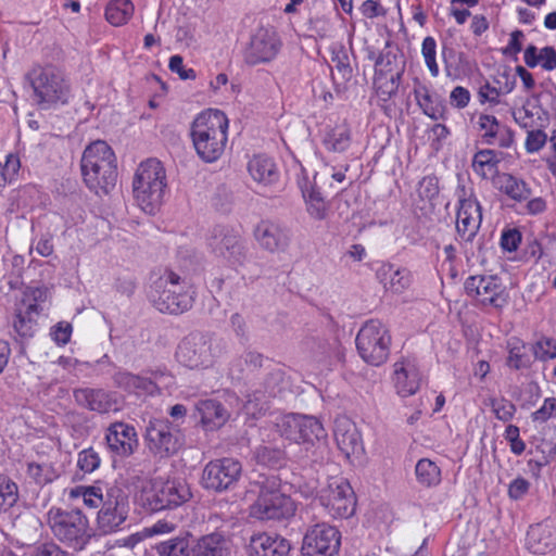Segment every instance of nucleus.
<instances>
[{
    "label": "nucleus",
    "mask_w": 556,
    "mask_h": 556,
    "mask_svg": "<svg viewBox=\"0 0 556 556\" xmlns=\"http://www.w3.org/2000/svg\"><path fill=\"white\" fill-rule=\"evenodd\" d=\"M31 89V99L41 110L67 105L72 98V84L65 71L58 65L34 64L25 74Z\"/></svg>",
    "instance_id": "obj_1"
},
{
    "label": "nucleus",
    "mask_w": 556,
    "mask_h": 556,
    "mask_svg": "<svg viewBox=\"0 0 556 556\" xmlns=\"http://www.w3.org/2000/svg\"><path fill=\"white\" fill-rule=\"evenodd\" d=\"M229 121L217 109H207L199 113L190 127V137L199 157L205 163L218 161L228 143Z\"/></svg>",
    "instance_id": "obj_2"
},
{
    "label": "nucleus",
    "mask_w": 556,
    "mask_h": 556,
    "mask_svg": "<svg viewBox=\"0 0 556 556\" xmlns=\"http://www.w3.org/2000/svg\"><path fill=\"white\" fill-rule=\"evenodd\" d=\"M80 167L84 182L96 194H108L115 187L116 156L105 141L96 140L86 147Z\"/></svg>",
    "instance_id": "obj_3"
},
{
    "label": "nucleus",
    "mask_w": 556,
    "mask_h": 556,
    "mask_svg": "<svg viewBox=\"0 0 556 556\" xmlns=\"http://www.w3.org/2000/svg\"><path fill=\"white\" fill-rule=\"evenodd\" d=\"M192 498L189 484L179 478L156 477L144 481L138 501L149 513L176 509Z\"/></svg>",
    "instance_id": "obj_4"
},
{
    "label": "nucleus",
    "mask_w": 556,
    "mask_h": 556,
    "mask_svg": "<svg viewBox=\"0 0 556 556\" xmlns=\"http://www.w3.org/2000/svg\"><path fill=\"white\" fill-rule=\"evenodd\" d=\"M166 187V170L161 161L148 159L138 165L132 179V193L143 212L152 215L160 208Z\"/></svg>",
    "instance_id": "obj_5"
},
{
    "label": "nucleus",
    "mask_w": 556,
    "mask_h": 556,
    "mask_svg": "<svg viewBox=\"0 0 556 556\" xmlns=\"http://www.w3.org/2000/svg\"><path fill=\"white\" fill-rule=\"evenodd\" d=\"M258 494L251 504L249 514L261 521L285 520L294 516V501L282 492L281 480L277 476H264L257 481Z\"/></svg>",
    "instance_id": "obj_6"
},
{
    "label": "nucleus",
    "mask_w": 556,
    "mask_h": 556,
    "mask_svg": "<svg viewBox=\"0 0 556 556\" xmlns=\"http://www.w3.org/2000/svg\"><path fill=\"white\" fill-rule=\"evenodd\" d=\"M47 523L60 542L74 549L85 548L91 538L89 520L79 509L51 507L47 514Z\"/></svg>",
    "instance_id": "obj_7"
},
{
    "label": "nucleus",
    "mask_w": 556,
    "mask_h": 556,
    "mask_svg": "<svg viewBox=\"0 0 556 556\" xmlns=\"http://www.w3.org/2000/svg\"><path fill=\"white\" fill-rule=\"evenodd\" d=\"M185 280L172 269L164 273L153 282L151 300L161 313L181 314L191 308L193 295L185 290Z\"/></svg>",
    "instance_id": "obj_8"
},
{
    "label": "nucleus",
    "mask_w": 556,
    "mask_h": 556,
    "mask_svg": "<svg viewBox=\"0 0 556 556\" xmlns=\"http://www.w3.org/2000/svg\"><path fill=\"white\" fill-rule=\"evenodd\" d=\"M391 342L389 328L379 319L367 320L355 339L359 356L371 366H380L388 361Z\"/></svg>",
    "instance_id": "obj_9"
},
{
    "label": "nucleus",
    "mask_w": 556,
    "mask_h": 556,
    "mask_svg": "<svg viewBox=\"0 0 556 556\" xmlns=\"http://www.w3.org/2000/svg\"><path fill=\"white\" fill-rule=\"evenodd\" d=\"M315 500L333 519H349L355 514L356 494L343 477H331L316 494Z\"/></svg>",
    "instance_id": "obj_10"
},
{
    "label": "nucleus",
    "mask_w": 556,
    "mask_h": 556,
    "mask_svg": "<svg viewBox=\"0 0 556 556\" xmlns=\"http://www.w3.org/2000/svg\"><path fill=\"white\" fill-rule=\"evenodd\" d=\"M282 46L281 37L274 26H260L251 34L243 49V61L249 66L270 63L279 55Z\"/></svg>",
    "instance_id": "obj_11"
},
{
    "label": "nucleus",
    "mask_w": 556,
    "mask_h": 556,
    "mask_svg": "<svg viewBox=\"0 0 556 556\" xmlns=\"http://www.w3.org/2000/svg\"><path fill=\"white\" fill-rule=\"evenodd\" d=\"M466 294L475 305L503 308L508 300L506 288L495 275H473L465 280Z\"/></svg>",
    "instance_id": "obj_12"
},
{
    "label": "nucleus",
    "mask_w": 556,
    "mask_h": 556,
    "mask_svg": "<svg viewBox=\"0 0 556 556\" xmlns=\"http://www.w3.org/2000/svg\"><path fill=\"white\" fill-rule=\"evenodd\" d=\"M129 497L118 485L105 488V497L98 511L97 522L99 529L108 534L118 531L129 514Z\"/></svg>",
    "instance_id": "obj_13"
},
{
    "label": "nucleus",
    "mask_w": 556,
    "mask_h": 556,
    "mask_svg": "<svg viewBox=\"0 0 556 556\" xmlns=\"http://www.w3.org/2000/svg\"><path fill=\"white\" fill-rule=\"evenodd\" d=\"M275 427L280 437L295 443H313L325 435L323 424L317 418L294 413L277 417Z\"/></svg>",
    "instance_id": "obj_14"
},
{
    "label": "nucleus",
    "mask_w": 556,
    "mask_h": 556,
    "mask_svg": "<svg viewBox=\"0 0 556 556\" xmlns=\"http://www.w3.org/2000/svg\"><path fill=\"white\" fill-rule=\"evenodd\" d=\"M242 475L241 463L232 457L210 460L203 469L201 483L206 490L222 493L232 489Z\"/></svg>",
    "instance_id": "obj_15"
},
{
    "label": "nucleus",
    "mask_w": 556,
    "mask_h": 556,
    "mask_svg": "<svg viewBox=\"0 0 556 556\" xmlns=\"http://www.w3.org/2000/svg\"><path fill=\"white\" fill-rule=\"evenodd\" d=\"M341 546V532L326 522L316 523L304 534L302 556H336Z\"/></svg>",
    "instance_id": "obj_16"
},
{
    "label": "nucleus",
    "mask_w": 556,
    "mask_h": 556,
    "mask_svg": "<svg viewBox=\"0 0 556 556\" xmlns=\"http://www.w3.org/2000/svg\"><path fill=\"white\" fill-rule=\"evenodd\" d=\"M478 139L482 144L509 150L516 147V132L495 115L480 113L475 123Z\"/></svg>",
    "instance_id": "obj_17"
},
{
    "label": "nucleus",
    "mask_w": 556,
    "mask_h": 556,
    "mask_svg": "<svg viewBox=\"0 0 556 556\" xmlns=\"http://www.w3.org/2000/svg\"><path fill=\"white\" fill-rule=\"evenodd\" d=\"M144 439L149 451L160 458L173 456L180 447L177 431L173 430L169 420L163 418H154L149 421Z\"/></svg>",
    "instance_id": "obj_18"
},
{
    "label": "nucleus",
    "mask_w": 556,
    "mask_h": 556,
    "mask_svg": "<svg viewBox=\"0 0 556 556\" xmlns=\"http://www.w3.org/2000/svg\"><path fill=\"white\" fill-rule=\"evenodd\" d=\"M47 291L43 288H29L22 300L21 306L15 311L13 328L22 338H31L37 328L41 308L39 302H43Z\"/></svg>",
    "instance_id": "obj_19"
},
{
    "label": "nucleus",
    "mask_w": 556,
    "mask_h": 556,
    "mask_svg": "<svg viewBox=\"0 0 556 556\" xmlns=\"http://www.w3.org/2000/svg\"><path fill=\"white\" fill-rule=\"evenodd\" d=\"M176 358L190 369L207 368L213 364L212 345L202 336L188 337L179 343Z\"/></svg>",
    "instance_id": "obj_20"
},
{
    "label": "nucleus",
    "mask_w": 556,
    "mask_h": 556,
    "mask_svg": "<svg viewBox=\"0 0 556 556\" xmlns=\"http://www.w3.org/2000/svg\"><path fill=\"white\" fill-rule=\"evenodd\" d=\"M482 222V208L473 194L459 198L456 212V231L463 242H472Z\"/></svg>",
    "instance_id": "obj_21"
},
{
    "label": "nucleus",
    "mask_w": 556,
    "mask_h": 556,
    "mask_svg": "<svg viewBox=\"0 0 556 556\" xmlns=\"http://www.w3.org/2000/svg\"><path fill=\"white\" fill-rule=\"evenodd\" d=\"M105 442L110 453L119 458L131 456L138 447V435L134 426L116 421L105 430Z\"/></svg>",
    "instance_id": "obj_22"
},
{
    "label": "nucleus",
    "mask_w": 556,
    "mask_h": 556,
    "mask_svg": "<svg viewBox=\"0 0 556 556\" xmlns=\"http://www.w3.org/2000/svg\"><path fill=\"white\" fill-rule=\"evenodd\" d=\"M333 437L338 448L348 458L359 457L364 453V442L356 424L346 416L334 419Z\"/></svg>",
    "instance_id": "obj_23"
},
{
    "label": "nucleus",
    "mask_w": 556,
    "mask_h": 556,
    "mask_svg": "<svg viewBox=\"0 0 556 556\" xmlns=\"http://www.w3.org/2000/svg\"><path fill=\"white\" fill-rule=\"evenodd\" d=\"M210 245L218 255L232 265H242L245 260V250L240 235L233 230L219 229L211 238Z\"/></svg>",
    "instance_id": "obj_24"
},
{
    "label": "nucleus",
    "mask_w": 556,
    "mask_h": 556,
    "mask_svg": "<svg viewBox=\"0 0 556 556\" xmlns=\"http://www.w3.org/2000/svg\"><path fill=\"white\" fill-rule=\"evenodd\" d=\"M74 399L79 406L99 414H106L118 409V403L113 393L103 389H76L74 391Z\"/></svg>",
    "instance_id": "obj_25"
},
{
    "label": "nucleus",
    "mask_w": 556,
    "mask_h": 556,
    "mask_svg": "<svg viewBox=\"0 0 556 556\" xmlns=\"http://www.w3.org/2000/svg\"><path fill=\"white\" fill-rule=\"evenodd\" d=\"M393 383L402 397L414 395L420 388L421 377L417 366L408 359H400L393 365Z\"/></svg>",
    "instance_id": "obj_26"
},
{
    "label": "nucleus",
    "mask_w": 556,
    "mask_h": 556,
    "mask_svg": "<svg viewBox=\"0 0 556 556\" xmlns=\"http://www.w3.org/2000/svg\"><path fill=\"white\" fill-rule=\"evenodd\" d=\"M321 144L330 153H344L352 144V128L346 121L327 124L320 130Z\"/></svg>",
    "instance_id": "obj_27"
},
{
    "label": "nucleus",
    "mask_w": 556,
    "mask_h": 556,
    "mask_svg": "<svg viewBox=\"0 0 556 556\" xmlns=\"http://www.w3.org/2000/svg\"><path fill=\"white\" fill-rule=\"evenodd\" d=\"M249 549L251 556H287L291 545L279 534L261 532L251 536Z\"/></svg>",
    "instance_id": "obj_28"
},
{
    "label": "nucleus",
    "mask_w": 556,
    "mask_h": 556,
    "mask_svg": "<svg viewBox=\"0 0 556 556\" xmlns=\"http://www.w3.org/2000/svg\"><path fill=\"white\" fill-rule=\"evenodd\" d=\"M527 548L538 555H545L556 547V527L547 521L530 526L526 536Z\"/></svg>",
    "instance_id": "obj_29"
},
{
    "label": "nucleus",
    "mask_w": 556,
    "mask_h": 556,
    "mask_svg": "<svg viewBox=\"0 0 556 556\" xmlns=\"http://www.w3.org/2000/svg\"><path fill=\"white\" fill-rule=\"evenodd\" d=\"M254 238L261 248L269 252L285 250L289 244L286 230L270 220H261L256 225Z\"/></svg>",
    "instance_id": "obj_30"
},
{
    "label": "nucleus",
    "mask_w": 556,
    "mask_h": 556,
    "mask_svg": "<svg viewBox=\"0 0 556 556\" xmlns=\"http://www.w3.org/2000/svg\"><path fill=\"white\" fill-rule=\"evenodd\" d=\"M377 278L386 291L403 293L412 283V273L405 267H396L391 263H383L377 270Z\"/></svg>",
    "instance_id": "obj_31"
},
{
    "label": "nucleus",
    "mask_w": 556,
    "mask_h": 556,
    "mask_svg": "<svg viewBox=\"0 0 556 556\" xmlns=\"http://www.w3.org/2000/svg\"><path fill=\"white\" fill-rule=\"evenodd\" d=\"M417 105L422 113L433 121H446L447 109L443 101H437L429 86L417 83L413 90Z\"/></svg>",
    "instance_id": "obj_32"
},
{
    "label": "nucleus",
    "mask_w": 556,
    "mask_h": 556,
    "mask_svg": "<svg viewBox=\"0 0 556 556\" xmlns=\"http://www.w3.org/2000/svg\"><path fill=\"white\" fill-rule=\"evenodd\" d=\"M202 426L206 430H215L226 424L229 414L224 405L216 400H202L195 406Z\"/></svg>",
    "instance_id": "obj_33"
},
{
    "label": "nucleus",
    "mask_w": 556,
    "mask_h": 556,
    "mask_svg": "<svg viewBox=\"0 0 556 556\" xmlns=\"http://www.w3.org/2000/svg\"><path fill=\"white\" fill-rule=\"evenodd\" d=\"M192 556H231L230 539L220 532L203 535L193 547Z\"/></svg>",
    "instance_id": "obj_34"
},
{
    "label": "nucleus",
    "mask_w": 556,
    "mask_h": 556,
    "mask_svg": "<svg viewBox=\"0 0 556 556\" xmlns=\"http://www.w3.org/2000/svg\"><path fill=\"white\" fill-rule=\"evenodd\" d=\"M500 153L493 149L478 150L471 161L472 172L481 179H492L498 174Z\"/></svg>",
    "instance_id": "obj_35"
},
{
    "label": "nucleus",
    "mask_w": 556,
    "mask_h": 556,
    "mask_svg": "<svg viewBox=\"0 0 556 556\" xmlns=\"http://www.w3.org/2000/svg\"><path fill=\"white\" fill-rule=\"evenodd\" d=\"M114 380L118 388L137 396L153 395L157 391V386L151 379L128 371L117 372Z\"/></svg>",
    "instance_id": "obj_36"
},
{
    "label": "nucleus",
    "mask_w": 556,
    "mask_h": 556,
    "mask_svg": "<svg viewBox=\"0 0 556 556\" xmlns=\"http://www.w3.org/2000/svg\"><path fill=\"white\" fill-rule=\"evenodd\" d=\"M251 177L264 185H270L279 178V172L274 160L264 154L254 155L248 163Z\"/></svg>",
    "instance_id": "obj_37"
},
{
    "label": "nucleus",
    "mask_w": 556,
    "mask_h": 556,
    "mask_svg": "<svg viewBox=\"0 0 556 556\" xmlns=\"http://www.w3.org/2000/svg\"><path fill=\"white\" fill-rule=\"evenodd\" d=\"M496 187L503 194L516 202L527 200L531 193L529 185L522 178L509 173L498 175Z\"/></svg>",
    "instance_id": "obj_38"
},
{
    "label": "nucleus",
    "mask_w": 556,
    "mask_h": 556,
    "mask_svg": "<svg viewBox=\"0 0 556 556\" xmlns=\"http://www.w3.org/2000/svg\"><path fill=\"white\" fill-rule=\"evenodd\" d=\"M135 14L131 0H109L104 7V18L113 27H122L129 23Z\"/></svg>",
    "instance_id": "obj_39"
},
{
    "label": "nucleus",
    "mask_w": 556,
    "mask_h": 556,
    "mask_svg": "<svg viewBox=\"0 0 556 556\" xmlns=\"http://www.w3.org/2000/svg\"><path fill=\"white\" fill-rule=\"evenodd\" d=\"M415 476L419 485L422 488H435L442 481V470L437 462L424 457L415 466Z\"/></svg>",
    "instance_id": "obj_40"
},
{
    "label": "nucleus",
    "mask_w": 556,
    "mask_h": 556,
    "mask_svg": "<svg viewBox=\"0 0 556 556\" xmlns=\"http://www.w3.org/2000/svg\"><path fill=\"white\" fill-rule=\"evenodd\" d=\"M402 75H374L372 85L376 96L381 102H389L399 91Z\"/></svg>",
    "instance_id": "obj_41"
},
{
    "label": "nucleus",
    "mask_w": 556,
    "mask_h": 556,
    "mask_svg": "<svg viewBox=\"0 0 556 556\" xmlns=\"http://www.w3.org/2000/svg\"><path fill=\"white\" fill-rule=\"evenodd\" d=\"M71 500L81 498L86 507L96 509L104 501L105 492L98 484L93 485H76L68 491Z\"/></svg>",
    "instance_id": "obj_42"
},
{
    "label": "nucleus",
    "mask_w": 556,
    "mask_h": 556,
    "mask_svg": "<svg viewBox=\"0 0 556 556\" xmlns=\"http://www.w3.org/2000/svg\"><path fill=\"white\" fill-rule=\"evenodd\" d=\"M306 210L314 219L321 220L327 216V204L318 189L314 186L303 187L300 185Z\"/></svg>",
    "instance_id": "obj_43"
},
{
    "label": "nucleus",
    "mask_w": 556,
    "mask_h": 556,
    "mask_svg": "<svg viewBox=\"0 0 556 556\" xmlns=\"http://www.w3.org/2000/svg\"><path fill=\"white\" fill-rule=\"evenodd\" d=\"M508 355L506 365L515 370L526 368L529 365L527 345L518 338H511L507 342Z\"/></svg>",
    "instance_id": "obj_44"
},
{
    "label": "nucleus",
    "mask_w": 556,
    "mask_h": 556,
    "mask_svg": "<svg viewBox=\"0 0 556 556\" xmlns=\"http://www.w3.org/2000/svg\"><path fill=\"white\" fill-rule=\"evenodd\" d=\"M18 497V485L9 477L0 475V515L8 513Z\"/></svg>",
    "instance_id": "obj_45"
},
{
    "label": "nucleus",
    "mask_w": 556,
    "mask_h": 556,
    "mask_svg": "<svg viewBox=\"0 0 556 556\" xmlns=\"http://www.w3.org/2000/svg\"><path fill=\"white\" fill-rule=\"evenodd\" d=\"M489 406L496 419L503 422H510L517 412L516 405L504 396L489 399Z\"/></svg>",
    "instance_id": "obj_46"
},
{
    "label": "nucleus",
    "mask_w": 556,
    "mask_h": 556,
    "mask_svg": "<svg viewBox=\"0 0 556 556\" xmlns=\"http://www.w3.org/2000/svg\"><path fill=\"white\" fill-rule=\"evenodd\" d=\"M421 55L431 77L437 78L440 75V67L437 62V40L432 36L424 38Z\"/></svg>",
    "instance_id": "obj_47"
},
{
    "label": "nucleus",
    "mask_w": 556,
    "mask_h": 556,
    "mask_svg": "<svg viewBox=\"0 0 556 556\" xmlns=\"http://www.w3.org/2000/svg\"><path fill=\"white\" fill-rule=\"evenodd\" d=\"M370 60L375 61V73L374 75H378L379 73L386 75H403V70H397L396 66V54L391 51L380 52L376 58L375 54L371 53L369 56Z\"/></svg>",
    "instance_id": "obj_48"
},
{
    "label": "nucleus",
    "mask_w": 556,
    "mask_h": 556,
    "mask_svg": "<svg viewBox=\"0 0 556 556\" xmlns=\"http://www.w3.org/2000/svg\"><path fill=\"white\" fill-rule=\"evenodd\" d=\"M26 473L28 478L38 485H46L55 479L52 466L49 464H38L35 462L27 464Z\"/></svg>",
    "instance_id": "obj_49"
},
{
    "label": "nucleus",
    "mask_w": 556,
    "mask_h": 556,
    "mask_svg": "<svg viewBox=\"0 0 556 556\" xmlns=\"http://www.w3.org/2000/svg\"><path fill=\"white\" fill-rule=\"evenodd\" d=\"M159 556H191L188 541L180 538L170 539L156 545Z\"/></svg>",
    "instance_id": "obj_50"
},
{
    "label": "nucleus",
    "mask_w": 556,
    "mask_h": 556,
    "mask_svg": "<svg viewBox=\"0 0 556 556\" xmlns=\"http://www.w3.org/2000/svg\"><path fill=\"white\" fill-rule=\"evenodd\" d=\"M255 459L258 464L267 467H280L285 460V453L278 447L262 445L255 451Z\"/></svg>",
    "instance_id": "obj_51"
},
{
    "label": "nucleus",
    "mask_w": 556,
    "mask_h": 556,
    "mask_svg": "<svg viewBox=\"0 0 556 556\" xmlns=\"http://www.w3.org/2000/svg\"><path fill=\"white\" fill-rule=\"evenodd\" d=\"M21 168V161L17 154L9 153L5 163L0 162V190L16 179Z\"/></svg>",
    "instance_id": "obj_52"
},
{
    "label": "nucleus",
    "mask_w": 556,
    "mask_h": 556,
    "mask_svg": "<svg viewBox=\"0 0 556 556\" xmlns=\"http://www.w3.org/2000/svg\"><path fill=\"white\" fill-rule=\"evenodd\" d=\"M101 465V457L93 447L84 448L77 455V467L84 473H92Z\"/></svg>",
    "instance_id": "obj_53"
},
{
    "label": "nucleus",
    "mask_w": 556,
    "mask_h": 556,
    "mask_svg": "<svg viewBox=\"0 0 556 556\" xmlns=\"http://www.w3.org/2000/svg\"><path fill=\"white\" fill-rule=\"evenodd\" d=\"M533 354L536 359L546 362L556 358V340L553 338L542 337L533 348Z\"/></svg>",
    "instance_id": "obj_54"
},
{
    "label": "nucleus",
    "mask_w": 556,
    "mask_h": 556,
    "mask_svg": "<svg viewBox=\"0 0 556 556\" xmlns=\"http://www.w3.org/2000/svg\"><path fill=\"white\" fill-rule=\"evenodd\" d=\"M547 134L542 129H530L525 139V150L529 154L540 152L548 140Z\"/></svg>",
    "instance_id": "obj_55"
},
{
    "label": "nucleus",
    "mask_w": 556,
    "mask_h": 556,
    "mask_svg": "<svg viewBox=\"0 0 556 556\" xmlns=\"http://www.w3.org/2000/svg\"><path fill=\"white\" fill-rule=\"evenodd\" d=\"M439 180L433 175L425 176L418 182L417 193L421 200L431 202L439 195Z\"/></svg>",
    "instance_id": "obj_56"
},
{
    "label": "nucleus",
    "mask_w": 556,
    "mask_h": 556,
    "mask_svg": "<svg viewBox=\"0 0 556 556\" xmlns=\"http://www.w3.org/2000/svg\"><path fill=\"white\" fill-rule=\"evenodd\" d=\"M504 439L509 443L510 452L515 455H521L526 451V443L520 438V429L516 425L509 424L503 434Z\"/></svg>",
    "instance_id": "obj_57"
},
{
    "label": "nucleus",
    "mask_w": 556,
    "mask_h": 556,
    "mask_svg": "<svg viewBox=\"0 0 556 556\" xmlns=\"http://www.w3.org/2000/svg\"><path fill=\"white\" fill-rule=\"evenodd\" d=\"M531 418L539 424L556 418V397H546L541 407L531 414Z\"/></svg>",
    "instance_id": "obj_58"
},
{
    "label": "nucleus",
    "mask_w": 556,
    "mask_h": 556,
    "mask_svg": "<svg viewBox=\"0 0 556 556\" xmlns=\"http://www.w3.org/2000/svg\"><path fill=\"white\" fill-rule=\"evenodd\" d=\"M168 68L172 73H175L182 80H194L197 78V72L191 67L184 65V59L179 54L172 55L168 62Z\"/></svg>",
    "instance_id": "obj_59"
},
{
    "label": "nucleus",
    "mask_w": 556,
    "mask_h": 556,
    "mask_svg": "<svg viewBox=\"0 0 556 556\" xmlns=\"http://www.w3.org/2000/svg\"><path fill=\"white\" fill-rule=\"evenodd\" d=\"M331 62L344 79L351 78L353 70L350 64L349 55L343 49L332 53Z\"/></svg>",
    "instance_id": "obj_60"
},
{
    "label": "nucleus",
    "mask_w": 556,
    "mask_h": 556,
    "mask_svg": "<svg viewBox=\"0 0 556 556\" xmlns=\"http://www.w3.org/2000/svg\"><path fill=\"white\" fill-rule=\"evenodd\" d=\"M501 90L485 81L480 86L478 91V99L481 104L490 103L495 106L500 104Z\"/></svg>",
    "instance_id": "obj_61"
},
{
    "label": "nucleus",
    "mask_w": 556,
    "mask_h": 556,
    "mask_svg": "<svg viewBox=\"0 0 556 556\" xmlns=\"http://www.w3.org/2000/svg\"><path fill=\"white\" fill-rule=\"evenodd\" d=\"M471 100L470 91L463 87L456 86L452 89L450 93V103L453 108L458 110H463L468 106Z\"/></svg>",
    "instance_id": "obj_62"
},
{
    "label": "nucleus",
    "mask_w": 556,
    "mask_h": 556,
    "mask_svg": "<svg viewBox=\"0 0 556 556\" xmlns=\"http://www.w3.org/2000/svg\"><path fill=\"white\" fill-rule=\"evenodd\" d=\"M521 243V233L517 229H508L502 232L501 248L506 252L517 251Z\"/></svg>",
    "instance_id": "obj_63"
},
{
    "label": "nucleus",
    "mask_w": 556,
    "mask_h": 556,
    "mask_svg": "<svg viewBox=\"0 0 556 556\" xmlns=\"http://www.w3.org/2000/svg\"><path fill=\"white\" fill-rule=\"evenodd\" d=\"M541 67L544 71L551 72L556 68V49L552 46L542 48L539 52Z\"/></svg>",
    "instance_id": "obj_64"
}]
</instances>
